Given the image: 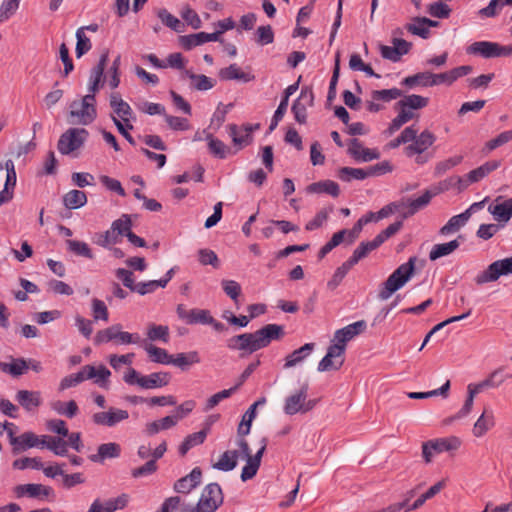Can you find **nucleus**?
<instances>
[{
    "instance_id": "26",
    "label": "nucleus",
    "mask_w": 512,
    "mask_h": 512,
    "mask_svg": "<svg viewBox=\"0 0 512 512\" xmlns=\"http://www.w3.org/2000/svg\"><path fill=\"white\" fill-rule=\"evenodd\" d=\"M497 169V164L494 162H485L480 167L470 171L465 179L459 178L458 182L460 187H467L470 183H475L483 179L486 175Z\"/></svg>"
},
{
    "instance_id": "14",
    "label": "nucleus",
    "mask_w": 512,
    "mask_h": 512,
    "mask_svg": "<svg viewBox=\"0 0 512 512\" xmlns=\"http://www.w3.org/2000/svg\"><path fill=\"white\" fill-rule=\"evenodd\" d=\"M345 348L342 345H331L326 355L319 362L317 370L319 372L338 370L344 363Z\"/></svg>"
},
{
    "instance_id": "34",
    "label": "nucleus",
    "mask_w": 512,
    "mask_h": 512,
    "mask_svg": "<svg viewBox=\"0 0 512 512\" xmlns=\"http://www.w3.org/2000/svg\"><path fill=\"white\" fill-rule=\"evenodd\" d=\"M495 425L494 413L492 410L485 409L477 419L473 427V434L476 437H482Z\"/></svg>"
},
{
    "instance_id": "32",
    "label": "nucleus",
    "mask_w": 512,
    "mask_h": 512,
    "mask_svg": "<svg viewBox=\"0 0 512 512\" xmlns=\"http://www.w3.org/2000/svg\"><path fill=\"white\" fill-rule=\"evenodd\" d=\"M488 211L499 223H507L512 217V198L507 199L502 203L491 204L488 207Z\"/></svg>"
},
{
    "instance_id": "53",
    "label": "nucleus",
    "mask_w": 512,
    "mask_h": 512,
    "mask_svg": "<svg viewBox=\"0 0 512 512\" xmlns=\"http://www.w3.org/2000/svg\"><path fill=\"white\" fill-rule=\"evenodd\" d=\"M129 503V495L121 494L116 498L101 503L102 512H115L125 508Z\"/></svg>"
},
{
    "instance_id": "46",
    "label": "nucleus",
    "mask_w": 512,
    "mask_h": 512,
    "mask_svg": "<svg viewBox=\"0 0 512 512\" xmlns=\"http://www.w3.org/2000/svg\"><path fill=\"white\" fill-rule=\"evenodd\" d=\"M87 203L85 192L80 190H71L63 197V204L68 209H77Z\"/></svg>"
},
{
    "instance_id": "47",
    "label": "nucleus",
    "mask_w": 512,
    "mask_h": 512,
    "mask_svg": "<svg viewBox=\"0 0 512 512\" xmlns=\"http://www.w3.org/2000/svg\"><path fill=\"white\" fill-rule=\"evenodd\" d=\"M238 451H225L219 458L218 462L213 464V468L220 471H231L237 465Z\"/></svg>"
},
{
    "instance_id": "1",
    "label": "nucleus",
    "mask_w": 512,
    "mask_h": 512,
    "mask_svg": "<svg viewBox=\"0 0 512 512\" xmlns=\"http://www.w3.org/2000/svg\"><path fill=\"white\" fill-rule=\"evenodd\" d=\"M285 336L284 326L267 324L252 333H243L227 340L230 350L240 351V356L250 355L270 345L272 341H279Z\"/></svg>"
},
{
    "instance_id": "23",
    "label": "nucleus",
    "mask_w": 512,
    "mask_h": 512,
    "mask_svg": "<svg viewBox=\"0 0 512 512\" xmlns=\"http://www.w3.org/2000/svg\"><path fill=\"white\" fill-rule=\"evenodd\" d=\"M486 389H489L486 380H483L479 383H470L467 386V399L465 400V403L462 406V408L455 415V418L459 419L467 416L472 410L475 396Z\"/></svg>"
},
{
    "instance_id": "40",
    "label": "nucleus",
    "mask_w": 512,
    "mask_h": 512,
    "mask_svg": "<svg viewBox=\"0 0 512 512\" xmlns=\"http://www.w3.org/2000/svg\"><path fill=\"white\" fill-rule=\"evenodd\" d=\"M470 218V210H466L465 212L455 215L451 217L448 222L440 229V234L445 236L450 233L458 231L461 227H463L466 222Z\"/></svg>"
},
{
    "instance_id": "63",
    "label": "nucleus",
    "mask_w": 512,
    "mask_h": 512,
    "mask_svg": "<svg viewBox=\"0 0 512 512\" xmlns=\"http://www.w3.org/2000/svg\"><path fill=\"white\" fill-rule=\"evenodd\" d=\"M185 73L193 81V86L197 90L205 91L214 86V82L205 75H196L190 71H186Z\"/></svg>"
},
{
    "instance_id": "29",
    "label": "nucleus",
    "mask_w": 512,
    "mask_h": 512,
    "mask_svg": "<svg viewBox=\"0 0 512 512\" xmlns=\"http://www.w3.org/2000/svg\"><path fill=\"white\" fill-rule=\"evenodd\" d=\"M314 343H306L285 357L284 368L290 369L301 364L313 351Z\"/></svg>"
},
{
    "instance_id": "2",
    "label": "nucleus",
    "mask_w": 512,
    "mask_h": 512,
    "mask_svg": "<svg viewBox=\"0 0 512 512\" xmlns=\"http://www.w3.org/2000/svg\"><path fill=\"white\" fill-rule=\"evenodd\" d=\"M415 257H410L406 263L401 264L383 283L378 297L387 300L391 295L402 288L413 276L415 270Z\"/></svg>"
},
{
    "instance_id": "44",
    "label": "nucleus",
    "mask_w": 512,
    "mask_h": 512,
    "mask_svg": "<svg viewBox=\"0 0 512 512\" xmlns=\"http://www.w3.org/2000/svg\"><path fill=\"white\" fill-rule=\"evenodd\" d=\"M0 370L13 377H19L27 372L26 359L15 358L11 363L0 362Z\"/></svg>"
},
{
    "instance_id": "4",
    "label": "nucleus",
    "mask_w": 512,
    "mask_h": 512,
    "mask_svg": "<svg viewBox=\"0 0 512 512\" xmlns=\"http://www.w3.org/2000/svg\"><path fill=\"white\" fill-rule=\"evenodd\" d=\"M223 503L222 489L217 483L208 484L196 506L182 504L179 512H215Z\"/></svg>"
},
{
    "instance_id": "15",
    "label": "nucleus",
    "mask_w": 512,
    "mask_h": 512,
    "mask_svg": "<svg viewBox=\"0 0 512 512\" xmlns=\"http://www.w3.org/2000/svg\"><path fill=\"white\" fill-rule=\"evenodd\" d=\"M178 317L186 324H204L211 322V314L205 309H187L183 304H179L176 309Z\"/></svg>"
},
{
    "instance_id": "18",
    "label": "nucleus",
    "mask_w": 512,
    "mask_h": 512,
    "mask_svg": "<svg viewBox=\"0 0 512 512\" xmlns=\"http://www.w3.org/2000/svg\"><path fill=\"white\" fill-rule=\"evenodd\" d=\"M15 400L27 413L35 412L43 403L41 392L35 390H18Z\"/></svg>"
},
{
    "instance_id": "13",
    "label": "nucleus",
    "mask_w": 512,
    "mask_h": 512,
    "mask_svg": "<svg viewBox=\"0 0 512 512\" xmlns=\"http://www.w3.org/2000/svg\"><path fill=\"white\" fill-rule=\"evenodd\" d=\"M314 103V93L312 89L305 87L292 105V113L299 124H305L307 121V109Z\"/></svg>"
},
{
    "instance_id": "20",
    "label": "nucleus",
    "mask_w": 512,
    "mask_h": 512,
    "mask_svg": "<svg viewBox=\"0 0 512 512\" xmlns=\"http://www.w3.org/2000/svg\"><path fill=\"white\" fill-rule=\"evenodd\" d=\"M467 52L483 58L501 57V44L490 41H477L468 47Z\"/></svg>"
},
{
    "instance_id": "6",
    "label": "nucleus",
    "mask_w": 512,
    "mask_h": 512,
    "mask_svg": "<svg viewBox=\"0 0 512 512\" xmlns=\"http://www.w3.org/2000/svg\"><path fill=\"white\" fill-rule=\"evenodd\" d=\"M111 341H114L118 345H129L139 344L141 342V338L138 333L122 331L121 324H114L106 329L99 330L94 337V343L96 345H101Z\"/></svg>"
},
{
    "instance_id": "11",
    "label": "nucleus",
    "mask_w": 512,
    "mask_h": 512,
    "mask_svg": "<svg viewBox=\"0 0 512 512\" xmlns=\"http://www.w3.org/2000/svg\"><path fill=\"white\" fill-rule=\"evenodd\" d=\"M128 418L127 410L116 407H109L106 411L96 412L92 415L93 423L104 427H114Z\"/></svg>"
},
{
    "instance_id": "25",
    "label": "nucleus",
    "mask_w": 512,
    "mask_h": 512,
    "mask_svg": "<svg viewBox=\"0 0 512 512\" xmlns=\"http://www.w3.org/2000/svg\"><path fill=\"white\" fill-rule=\"evenodd\" d=\"M463 241V236H458L452 241L433 245L429 252V259L431 261H436L439 258L453 254L460 247Z\"/></svg>"
},
{
    "instance_id": "43",
    "label": "nucleus",
    "mask_w": 512,
    "mask_h": 512,
    "mask_svg": "<svg viewBox=\"0 0 512 512\" xmlns=\"http://www.w3.org/2000/svg\"><path fill=\"white\" fill-rule=\"evenodd\" d=\"M208 431H209V427L201 430V431H198V432H195V433H192L190 435H188L184 441L182 442V444L180 445L179 447V453L183 456L185 455L191 448L197 446V445H200L202 444L206 437H207V434H208Z\"/></svg>"
},
{
    "instance_id": "8",
    "label": "nucleus",
    "mask_w": 512,
    "mask_h": 512,
    "mask_svg": "<svg viewBox=\"0 0 512 512\" xmlns=\"http://www.w3.org/2000/svg\"><path fill=\"white\" fill-rule=\"evenodd\" d=\"M512 274V257L499 259L487 266V268L478 273L474 279L477 285H483L497 281L501 276Z\"/></svg>"
},
{
    "instance_id": "60",
    "label": "nucleus",
    "mask_w": 512,
    "mask_h": 512,
    "mask_svg": "<svg viewBox=\"0 0 512 512\" xmlns=\"http://www.w3.org/2000/svg\"><path fill=\"white\" fill-rule=\"evenodd\" d=\"M120 65H121V56L118 55L114 59L111 67L109 68L107 76L104 77L105 79H107L108 85L110 86L111 89H116L120 84V72H119Z\"/></svg>"
},
{
    "instance_id": "17",
    "label": "nucleus",
    "mask_w": 512,
    "mask_h": 512,
    "mask_svg": "<svg viewBox=\"0 0 512 512\" xmlns=\"http://www.w3.org/2000/svg\"><path fill=\"white\" fill-rule=\"evenodd\" d=\"M366 328V321L359 320L343 327L342 329L337 330L334 334V341H336L334 345H342L344 348H346V343L356 336L362 334Z\"/></svg>"
},
{
    "instance_id": "10",
    "label": "nucleus",
    "mask_w": 512,
    "mask_h": 512,
    "mask_svg": "<svg viewBox=\"0 0 512 512\" xmlns=\"http://www.w3.org/2000/svg\"><path fill=\"white\" fill-rule=\"evenodd\" d=\"M88 137L84 128H70L63 133L58 141V150L63 155H69L82 147Z\"/></svg>"
},
{
    "instance_id": "35",
    "label": "nucleus",
    "mask_w": 512,
    "mask_h": 512,
    "mask_svg": "<svg viewBox=\"0 0 512 512\" xmlns=\"http://www.w3.org/2000/svg\"><path fill=\"white\" fill-rule=\"evenodd\" d=\"M219 77L222 80H238L244 83L250 82L254 79V76L250 73L244 72L237 64H231L230 66L223 68L219 71Z\"/></svg>"
},
{
    "instance_id": "16",
    "label": "nucleus",
    "mask_w": 512,
    "mask_h": 512,
    "mask_svg": "<svg viewBox=\"0 0 512 512\" xmlns=\"http://www.w3.org/2000/svg\"><path fill=\"white\" fill-rule=\"evenodd\" d=\"M393 46L379 45L381 56L392 62H398L401 57L409 52L411 43L404 39L394 37L392 39Z\"/></svg>"
},
{
    "instance_id": "31",
    "label": "nucleus",
    "mask_w": 512,
    "mask_h": 512,
    "mask_svg": "<svg viewBox=\"0 0 512 512\" xmlns=\"http://www.w3.org/2000/svg\"><path fill=\"white\" fill-rule=\"evenodd\" d=\"M171 376L168 372H154L141 377V388H161L169 384Z\"/></svg>"
},
{
    "instance_id": "57",
    "label": "nucleus",
    "mask_w": 512,
    "mask_h": 512,
    "mask_svg": "<svg viewBox=\"0 0 512 512\" xmlns=\"http://www.w3.org/2000/svg\"><path fill=\"white\" fill-rule=\"evenodd\" d=\"M338 177L341 180L350 181L351 179L363 180L369 176L367 169L344 167L339 170Z\"/></svg>"
},
{
    "instance_id": "52",
    "label": "nucleus",
    "mask_w": 512,
    "mask_h": 512,
    "mask_svg": "<svg viewBox=\"0 0 512 512\" xmlns=\"http://www.w3.org/2000/svg\"><path fill=\"white\" fill-rule=\"evenodd\" d=\"M209 151L217 158H225L232 155L231 148L227 147L222 141L213 138L211 135L207 137Z\"/></svg>"
},
{
    "instance_id": "7",
    "label": "nucleus",
    "mask_w": 512,
    "mask_h": 512,
    "mask_svg": "<svg viewBox=\"0 0 512 512\" xmlns=\"http://www.w3.org/2000/svg\"><path fill=\"white\" fill-rule=\"evenodd\" d=\"M308 383L301 385L299 390L295 391L285 399L283 411L287 415H295L297 413H306L312 410L317 404V400L308 399Z\"/></svg>"
},
{
    "instance_id": "54",
    "label": "nucleus",
    "mask_w": 512,
    "mask_h": 512,
    "mask_svg": "<svg viewBox=\"0 0 512 512\" xmlns=\"http://www.w3.org/2000/svg\"><path fill=\"white\" fill-rule=\"evenodd\" d=\"M45 444L44 447H47L51 450L55 455L65 456L67 454V442L62 438L51 437L45 435Z\"/></svg>"
},
{
    "instance_id": "49",
    "label": "nucleus",
    "mask_w": 512,
    "mask_h": 512,
    "mask_svg": "<svg viewBox=\"0 0 512 512\" xmlns=\"http://www.w3.org/2000/svg\"><path fill=\"white\" fill-rule=\"evenodd\" d=\"M200 362V357L198 352L191 351L188 353H178L175 357L172 355L171 364L181 368L182 370L187 369L189 366L193 364H197Z\"/></svg>"
},
{
    "instance_id": "38",
    "label": "nucleus",
    "mask_w": 512,
    "mask_h": 512,
    "mask_svg": "<svg viewBox=\"0 0 512 512\" xmlns=\"http://www.w3.org/2000/svg\"><path fill=\"white\" fill-rule=\"evenodd\" d=\"M435 140L436 137L432 132L424 130L420 135L416 137L415 141L410 144L407 149L409 152L420 154L432 146Z\"/></svg>"
},
{
    "instance_id": "50",
    "label": "nucleus",
    "mask_w": 512,
    "mask_h": 512,
    "mask_svg": "<svg viewBox=\"0 0 512 512\" xmlns=\"http://www.w3.org/2000/svg\"><path fill=\"white\" fill-rule=\"evenodd\" d=\"M93 241H94L95 244H97V245H99L101 247L109 248L112 245L120 243L121 239L115 233V231H113V229L110 227V229H108L105 232L96 233L94 238H93Z\"/></svg>"
},
{
    "instance_id": "28",
    "label": "nucleus",
    "mask_w": 512,
    "mask_h": 512,
    "mask_svg": "<svg viewBox=\"0 0 512 512\" xmlns=\"http://www.w3.org/2000/svg\"><path fill=\"white\" fill-rule=\"evenodd\" d=\"M348 152L355 160H374L379 157V153L376 150L365 148L358 139L350 141Z\"/></svg>"
},
{
    "instance_id": "37",
    "label": "nucleus",
    "mask_w": 512,
    "mask_h": 512,
    "mask_svg": "<svg viewBox=\"0 0 512 512\" xmlns=\"http://www.w3.org/2000/svg\"><path fill=\"white\" fill-rule=\"evenodd\" d=\"M179 422V416H166L162 419L152 421L146 424L145 432L147 435L152 436L162 430H168L174 427Z\"/></svg>"
},
{
    "instance_id": "45",
    "label": "nucleus",
    "mask_w": 512,
    "mask_h": 512,
    "mask_svg": "<svg viewBox=\"0 0 512 512\" xmlns=\"http://www.w3.org/2000/svg\"><path fill=\"white\" fill-rule=\"evenodd\" d=\"M50 406L52 410L57 414L66 416L68 418L75 417L79 412L78 405L74 400H70L68 402L57 400L53 401Z\"/></svg>"
},
{
    "instance_id": "30",
    "label": "nucleus",
    "mask_w": 512,
    "mask_h": 512,
    "mask_svg": "<svg viewBox=\"0 0 512 512\" xmlns=\"http://www.w3.org/2000/svg\"><path fill=\"white\" fill-rule=\"evenodd\" d=\"M120 445L114 442L104 443L98 447L97 454L89 456V459L95 463H102L108 458H118L120 456Z\"/></svg>"
},
{
    "instance_id": "41",
    "label": "nucleus",
    "mask_w": 512,
    "mask_h": 512,
    "mask_svg": "<svg viewBox=\"0 0 512 512\" xmlns=\"http://www.w3.org/2000/svg\"><path fill=\"white\" fill-rule=\"evenodd\" d=\"M144 349L152 362L164 365L171 364L172 355H170L165 349L157 347L151 343H145Z\"/></svg>"
},
{
    "instance_id": "58",
    "label": "nucleus",
    "mask_w": 512,
    "mask_h": 512,
    "mask_svg": "<svg viewBox=\"0 0 512 512\" xmlns=\"http://www.w3.org/2000/svg\"><path fill=\"white\" fill-rule=\"evenodd\" d=\"M76 39L75 53L76 56L80 58L91 49L92 45L90 39L85 35V28L83 27H80L76 31Z\"/></svg>"
},
{
    "instance_id": "42",
    "label": "nucleus",
    "mask_w": 512,
    "mask_h": 512,
    "mask_svg": "<svg viewBox=\"0 0 512 512\" xmlns=\"http://www.w3.org/2000/svg\"><path fill=\"white\" fill-rule=\"evenodd\" d=\"M381 244L374 238L372 241L361 242L359 246L354 250L352 256L348 259L349 262L354 266L360 260L364 259L369 255L370 252L377 249Z\"/></svg>"
},
{
    "instance_id": "39",
    "label": "nucleus",
    "mask_w": 512,
    "mask_h": 512,
    "mask_svg": "<svg viewBox=\"0 0 512 512\" xmlns=\"http://www.w3.org/2000/svg\"><path fill=\"white\" fill-rule=\"evenodd\" d=\"M401 84L408 88H415L417 86L432 87V73L424 71L407 76L402 80Z\"/></svg>"
},
{
    "instance_id": "27",
    "label": "nucleus",
    "mask_w": 512,
    "mask_h": 512,
    "mask_svg": "<svg viewBox=\"0 0 512 512\" xmlns=\"http://www.w3.org/2000/svg\"><path fill=\"white\" fill-rule=\"evenodd\" d=\"M433 194L430 191H426L423 195L416 199H406L402 200L405 202V206L402 208L403 217L407 218L414 215L419 210L426 207L430 200L432 199Z\"/></svg>"
},
{
    "instance_id": "61",
    "label": "nucleus",
    "mask_w": 512,
    "mask_h": 512,
    "mask_svg": "<svg viewBox=\"0 0 512 512\" xmlns=\"http://www.w3.org/2000/svg\"><path fill=\"white\" fill-rule=\"evenodd\" d=\"M423 20L424 17H417L413 19L411 23H408L405 28L413 35H417L426 39L429 37L430 31L427 29L426 24L422 22Z\"/></svg>"
},
{
    "instance_id": "3",
    "label": "nucleus",
    "mask_w": 512,
    "mask_h": 512,
    "mask_svg": "<svg viewBox=\"0 0 512 512\" xmlns=\"http://www.w3.org/2000/svg\"><path fill=\"white\" fill-rule=\"evenodd\" d=\"M95 95L88 93L79 100H74L70 104L68 122L73 125H88L92 123L96 116Z\"/></svg>"
},
{
    "instance_id": "5",
    "label": "nucleus",
    "mask_w": 512,
    "mask_h": 512,
    "mask_svg": "<svg viewBox=\"0 0 512 512\" xmlns=\"http://www.w3.org/2000/svg\"><path fill=\"white\" fill-rule=\"evenodd\" d=\"M237 445L239 447L238 456L241 455L246 460V464L241 472V480L245 482L252 479L257 474L263 453L267 446V440L266 438L261 439L260 448L255 455L251 454L249 444L244 438H238Z\"/></svg>"
},
{
    "instance_id": "22",
    "label": "nucleus",
    "mask_w": 512,
    "mask_h": 512,
    "mask_svg": "<svg viewBox=\"0 0 512 512\" xmlns=\"http://www.w3.org/2000/svg\"><path fill=\"white\" fill-rule=\"evenodd\" d=\"M45 440V435L38 436L33 432H25L17 438H12V445L14 446V450L24 451L33 447L43 448Z\"/></svg>"
},
{
    "instance_id": "48",
    "label": "nucleus",
    "mask_w": 512,
    "mask_h": 512,
    "mask_svg": "<svg viewBox=\"0 0 512 512\" xmlns=\"http://www.w3.org/2000/svg\"><path fill=\"white\" fill-rule=\"evenodd\" d=\"M273 163L274 162H264V168L251 170L247 174L248 181L255 184L257 187H261L264 184L267 175L273 172Z\"/></svg>"
},
{
    "instance_id": "56",
    "label": "nucleus",
    "mask_w": 512,
    "mask_h": 512,
    "mask_svg": "<svg viewBox=\"0 0 512 512\" xmlns=\"http://www.w3.org/2000/svg\"><path fill=\"white\" fill-rule=\"evenodd\" d=\"M132 222L130 216L123 214L119 219L115 220L111 224V228L122 240L123 236H128L131 232Z\"/></svg>"
},
{
    "instance_id": "51",
    "label": "nucleus",
    "mask_w": 512,
    "mask_h": 512,
    "mask_svg": "<svg viewBox=\"0 0 512 512\" xmlns=\"http://www.w3.org/2000/svg\"><path fill=\"white\" fill-rule=\"evenodd\" d=\"M147 337L150 341H169V328L166 325L150 324L147 328Z\"/></svg>"
},
{
    "instance_id": "24",
    "label": "nucleus",
    "mask_w": 512,
    "mask_h": 512,
    "mask_svg": "<svg viewBox=\"0 0 512 512\" xmlns=\"http://www.w3.org/2000/svg\"><path fill=\"white\" fill-rule=\"evenodd\" d=\"M202 471L195 467L188 475L180 478L174 484V490L178 493L187 494L201 483Z\"/></svg>"
},
{
    "instance_id": "19",
    "label": "nucleus",
    "mask_w": 512,
    "mask_h": 512,
    "mask_svg": "<svg viewBox=\"0 0 512 512\" xmlns=\"http://www.w3.org/2000/svg\"><path fill=\"white\" fill-rule=\"evenodd\" d=\"M110 106L116 116L121 121L132 122L135 120V115L130 105L121 98L117 92L111 93L109 97Z\"/></svg>"
},
{
    "instance_id": "12",
    "label": "nucleus",
    "mask_w": 512,
    "mask_h": 512,
    "mask_svg": "<svg viewBox=\"0 0 512 512\" xmlns=\"http://www.w3.org/2000/svg\"><path fill=\"white\" fill-rule=\"evenodd\" d=\"M260 128L259 124H246L241 127H238L235 124H231L228 126V133L232 138L233 146L235 148V152L243 149L248 146L252 142V133L253 131Z\"/></svg>"
},
{
    "instance_id": "9",
    "label": "nucleus",
    "mask_w": 512,
    "mask_h": 512,
    "mask_svg": "<svg viewBox=\"0 0 512 512\" xmlns=\"http://www.w3.org/2000/svg\"><path fill=\"white\" fill-rule=\"evenodd\" d=\"M460 445V439L455 436L429 440L423 443L422 454L425 461L429 463L434 454L457 450Z\"/></svg>"
},
{
    "instance_id": "36",
    "label": "nucleus",
    "mask_w": 512,
    "mask_h": 512,
    "mask_svg": "<svg viewBox=\"0 0 512 512\" xmlns=\"http://www.w3.org/2000/svg\"><path fill=\"white\" fill-rule=\"evenodd\" d=\"M306 191L311 194H328L337 197L340 193L339 185L332 180H323L311 183L307 186Z\"/></svg>"
},
{
    "instance_id": "21",
    "label": "nucleus",
    "mask_w": 512,
    "mask_h": 512,
    "mask_svg": "<svg viewBox=\"0 0 512 512\" xmlns=\"http://www.w3.org/2000/svg\"><path fill=\"white\" fill-rule=\"evenodd\" d=\"M107 61L108 52H105L100 56L98 64L91 70L88 87L89 93L95 95V93L99 90L100 86L103 85L105 81L104 71L107 65Z\"/></svg>"
},
{
    "instance_id": "59",
    "label": "nucleus",
    "mask_w": 512,
    "mask_h": 512,
    "mask_svg": "<svg viewBox=\"0 0 512 512\" xmlns=\"http://www.w3.org/2000/svg\"><path fill=\"white\" fill-rule=\"evenodd\" d=\"M68 250L75 255L82 256L88 259H92L93 253L87 243L78 240H67L66 241Z\"/></svg>"
},
{
    "instance_id": "33",
    "label": "nucleus",
    "mask_w": 512,
    "mask_h": 512,
    "mask_svg": "<svg viewBox=\"0 0 512 512\" xmlns=\"http://www.w3.org/2000/svg\"><path fill=\"white\" fill-rule=\"evenodd\" d=\"M180 41L181 45L185 49L190 50L193 47L202 45L207 42L218 41V36L217 34L199 32L196 34L182 36Z\"/></svg>"
},
{
    "instance_id": "64",
    "label": "nucleus",
    "mask_w": 512,
    "mask_h": 512,
    "mask_svg": "<svg viewBox=\"0 0 512 512\" xmlns=\"http://www.w3.org/2000/svg\"><path fill=\"white\" fill-rule=\"evenodd\" d=\"M511 140H512V130L504 131V132L500 133L498 136H496L495 138L486 142L484 150L490 152V151L508 143Z\"/></svg>"
},
{
    "instance_id": "55",
    "label": "nucleus",
    "mask_w": 512,
    "mask_h": 512,
    "mask_svg": "<svg viewBox=\"0 0 512 512\" xmlns=\"http://www.w3.org/2000/svg\"><path fill=\"white\" fill-rule=\"evenodd\" d=\"M352 267L353 265L349 262V260L345 261L340 267H338L332 278L327 283L328 289H336Z\"/></svg>"
},
{
    "instance_id": "62",
    "label": "nucleus",
    "mask_w": 512,
    "mask_h": 512,
    "mask_svg": "<svg viewBox=\"0 0 512 512\" xmlns=\"http://www.w3.org/2000/svg\"><path fill=\"white\" fill-rule=\"evenodd\" d=\"M92 315L95 321L102 320L107 322L109 320V311L106 304L97 298L92 299Z\"/></svg>"
}]
</instances>
